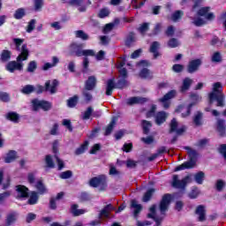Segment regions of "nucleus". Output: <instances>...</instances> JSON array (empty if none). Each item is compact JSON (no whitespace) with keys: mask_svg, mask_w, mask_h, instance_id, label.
<instances>
[{"mask_svg":"<svg viewBox=\"0 0 226 226\" xmlns=\"http://www.w3.org/2000/svg\"><path fill=\"white\" fill-rule=\"evenodd\" d=\"M176 97V90H170L166 94H164L159 102L162 103L164 109H169L170 107V102L169 100H172V98Z\"/></svg>","mask_w":226,"mask_h":226,"instance_id":"10","label":"nucleus"},{"mask_svg":"<svg viewBox=\"0 0 226 226\" xmlns=\"http://www.w3.org/2000/svg\"><path fill=\"white\" fill-rule=\"evenodd\" d=\"M0 59L2 63H8L11 59V51L4 49L0 55Z\"/></svg>","mask_w":226,"mask_h":226,"instance_id":"32","label":"nucleus"},{"mask_svg":"<svg viewBox=\"0 0 226 226\" xmlns=\"http://www.w3.org/2000/svg\"><path fill=\"white\" fill-rule=\"evenodd\" d=\"M209 103L216 102V107H225V94L222 82H215L212 85V92L208 94Z\"/></svg>","mask_w":226,"mask_h":226,"instance_id":"2","label":"nucleus"},{"mask_svg":"<svg viewBox=\"0 0 226 226\" xmlns=\"http://www.w3.org/2000/svg\"><path fill=\"white\" fill-rule=\"evenodd\" d=\"M183 70H185V65L181 64H175L172 66V72H174L175 73H181Z\"/></svg>","mask_w":226,"mask_h":226,"instance_id":"58","label":"nucleus"},{"mask_svg":"<svg viewBox=\"0 0 226 226\" xmlns=\"http://www.w3.org/2000/svg\"><path fill=\"white\" fill-rule=\"evenodd\" d=\"M81 96L83 98L84 103H91V102H93V94H91V90L83 88Z\"/></svg>","mask_w":226,"mask_h":226,"instance_id":"28","label":"nucleus"},{"mask_svg":"<svg viewBox=\"0 0 226 226\" xmlns=\"http://www.w3.org/2000/svg\"><path fill=\"white\" fill-rule=\"evenodd\" d=\"M185 149L187 151L189 161L183 162L182 164L175 168V172H179L180 170H186L188 169H193L197 165V150L192 149L190 147H185Z\"/></svg>","mask_w":226,"mask_h":226,"instance_id":"3","label":"nucleus"},{"mask_svg":"<svg viewBox=\"0 0 226 226\" xmlns=\"http://www.w3.org/2000/svg\"><path fill=\"white\" fill-rule=\"evenodd\" d=\"M175 33L176 29L174 28V26H169L165 31V34L168 36V38L174 36Z\"/></svg>","mask_w":226,"mask_h":226,"instance_id":"62","label":"nucleus"},{"mask_svg":"<svg viewBox=\"0 0 226 226\" xmlns=\"http://www.w3.org/2000/svg\"><path fill=\"white\" fill-rule=\"evenodd\" d=\"M169 113L166 111H158L155 115V124L162 126V124L167 121Z\"/></svg>","mask_w":226,"mask_h":226,"instance_id":"17","label":"nucleus"},{"mask_svg":"<svg viewBox=\"0 0 226 226\" xmlns=\"http://www.w3.org/2000/svg\"><path fill=\"white\" fill-rule=\"evenodd\" d=\"M133 43H135V33L130 32L125 39V46L130 49Z\"/></svg>","mask_w":226,"mask_h":226,"instance_id":"38","label":"nucleus"},{"mask_svg":"<svg viewBox=\"0 0 226 226\" xmlns=\"http://www.w3.org/2000/svg\"><path fill=\"white\" fill-rule=\"evenodd\" d=\"M36 190H38L39 193L43 194L45 192H47V187H45V185L43 184V180H38L35 185Z\"/></svg>","mask_w":226,"mask_h":226,"instance_id":"46","label":"nucleus"},{"mask_svg":"<svg viewBox=\"0 0 226 226\" xmlns=\"http://www.w3.org/2000/svg\"><path fill=\"white\" fill-rule=\"evenodd\" d=\"M119 79L116 83V79L112 78L106 82V96H112L115 89H124L128 86V70L122 68L118 70Z\"/></svg>","mask_w":226,"mask_h":226,"instance_id":"1","label":"nucleus"},{"mask_svg":"<svg viewBox=\"0 0 226 226\" xmlns=\"http://www.w3.org/2000/svg\"><path fill=\"white\" fill-rule=\"evenodd\" d=\"M19 216V214L17 212H11L7 214L6 218H5V225L2 226H11L13 223L17 222V218Z\"/></svg>","mask_w":226,"mask_h":226,"instance_id":"20","label":"nucleus"},{"mask_svg":"<svg viewBox=\"0 0 226 226\" xmlns=\"http://www.w3.org/2000/svg\"><path fill=\"white\" fill-rule=\"evenodd\" d=\"M216 130H217L220 137H226L225 120H223V119H218L217 120Z\"/></svg>","mask_w":226,"mask_h":226,"instance_id":"21","label":"nucleus"},{"mask_svg":"<svg viewBox=\"0 0 226 226\" xmlns=\"http://www.w3.org/2000/svg\"><path fill=\"white\" fill-rule=\"evenodd\" d=\"M41 109L44 110V112H47L52 109V104L49 102V101H41Z\"/></svg>","mask_w":226,"mask_h":226,"instance_id":"54","label":"nucleus"},{"mask_svg":"<svg viewBox=\"0 0 226 226\" xmlns=\"http://www.w3.org/2000/svg\"><path fill=\"white\" fill-rule=\"evenodd\" d=\"M149 99L146 97H140V96H133L130 97L127 99V105L132 106V105H144V103H147Z\"/></svg>","mask_w":226,"mask_h":226,"instance_id":"13","label":"nucleus"},{"mask_svg":"<svg viewBox=\"0 0 226 226\" xmlns=\"http://www.w3.org/2000/svg\"><path fill=\"white\" fill-rule=\"evenodd\" d=\"M45 163L48 169H56V163L54 162V159H52V155L47 154L45 156Z\"/></svg>","mask_w":226,"mask_h":226,"instance_id":"41","label":"nucleus"},{"mask_svg":"<svg viewBox=\"0 0 226 226\" xmlns=\"http://www.w3.org/2000/svg\"><path fill=\"white\" fill-rule=\"evenodd\" d=\"M109 15H110V11H109L108 9L103 8L100 10L97 17L99 19H105V17H109Z\"/></svg>","mask_w":226,"mask_h":226,"instance_id":"60","label":"nucleus"},{"mask_svg":"<svg viewBox=\"0 0 226 226\" xmlns=\"http://www.w3.org/2000/svg\"><path fill=\"white\" fill-rule=\"evenodd\" d=\"M32 107L34 112L40 110V109H41V101L38 99L32 100Z\"/></svg>","mask_w":226,"mask_h":226,"instance_id":"53","label":"nucleus"},{"mask_svg":"<svg viewBox=\"0 0 226 226\" xmlns=\"http://www.w3.org/2000/svg\"><path fill=\"white\" fill-rule=\"evenodd\" d=\"M18 158L17 156V151L15 150H9L6 154L4 161L5 163H12V162H15V160Z\"/></svg>","mask_w":226,"mask_h":226,"instance_id":"27","label":"nucleus"},{"mask_svg":"<svg viewBox=\"0 0 226 226\" xmlns=\"http://www.w3.org/2000/svg\"><path fill=\"white\" fill-rule=\"evenodd\" d=\"M170 202H172V194L165 193L159 203L161 215H165V213L169 211V206H170Z\"/></svg>","mask_w":226,"mask_h":226,"instance_id":"6","label":"nucleus"},{"mask_svg":"<svg viewBox=\"0 0 226 226\" xmlns=\"http://www.w3.org/2000/svg\"><path fill=\"white\" fill-rule=\"evenodd\" d=\"M179 45V41L177 38H171L168 41V47L170 49H176Z\"/></svg>","mask_w":226,"mask_h":226,"instance_id":"55","label":"nucleus"},{"mask_svg":"<svg viewBox=\"0 0 226 226\" xmlns=\"http://www.w3.org/2000/svg\"><path fill=\"white\" fill-rule=\"evenodd\" d=\"M204 177H206V174L203 171H199L194 175V181L197 185H202L204 183Z\"/></svg>","mask_w":226,"mask_h":226,"instance_id":"40","label":"nucleus"},{"mask_svg":"<svg viewBox=\"0 0 226 226\" xmlns=\"http://www.w3.org/2000/svg\"><path fill=\"white\" fill-rule=\"evenodd\" d=\"M16 192L18 193L16 199H28L29 197V188L26 187V185H16Z\"/></svg>","mask_w":226,"mask_h":226,"instance_id":"14","label":"nucleus"},{"mask_svg":"<svg viewBox=\"0 0 226 226\" xmlns=\"http://www.w3.org/2000/svg\"><path fill=\"white\" fill-rule=\"evenodd\" d=\"M70 213L72 216H80V215H85L86 211L84 209H79V205L72 204L70 208Z\"/></svg>","mask_w":226,"mask_h":226,"instance_id":"29","label":"nucleus"},{"mask_svg":"<svg viewBox=\"0 0 226 226\" xmlns=\"http://www.w3.org/2000/svg\"><path fill=\"white\" fill-rule=\"evenodd\" d=\"M37 68H38V63H36V61L33 60L28 63L26 72H28V73H34V72H36Z\"/></svg>","mask_w":226,"mask_h":226,"instance_id":"45","label":"nucleus"},{"mask_svg":"<svg viewBox=\"0 0 226 226\" xmlns=\"http://www.w3.org/2000/svg\"><path fill=\"white\" fill-rule=\"evenodd\" d=\"M158 49H160V42L158 41H153L150 46V52L154 54V58L156 59L158 56H160V53L158 52Z\"/></svg>","mask_w":226,"mask_h":226,"instance_id":"30","label":"nucleus"},{"mask_svg":"<svg viewBox=\"0 0 226 226\" xmlns=\"http://www.w3.org/2000/svg\"><path fill=\"white\" fill-rule=\"evenodd\" d=\"M13 43H14V45L16 47V50L18 52H20V50L22 49H20V46L22 45V43H24V39L14 38L13 39Z\"/></svg>","mask_w":226,"mask_h":226,"instance_id":"57","label":"nucleus"},{"mask_svg":"<svg viewBox=\"0 0 226 226\" xmlns=\"http://www.w3.org/2000/svg\"><path fill=\"white\" fill-rule=\"evenodd\" d=\"M193 84V79H190L189 77H186L182 81V86L180 87V93H186L192 87V85Z\"/></svg>","mask_w":226,"mask_h":226,"instance_id":"22","label":"nucleus"},{"mask_svg":"<svg viewBox=\"0 0 226 226\" xmlns=\"http://www.w3.org/2000/svg\"><path fill=\"white\" fill-rule=\"evenodd\" d=\"M215 188L217 192H222L225 188V182L222 179H218L215 184Z\"/></svg>","mask_w":226,"mask_h":226,"instance_id":"63","label":"nucleus"},{"mask_svg":"<svg viewBox=\"0 0 226 226\" xmlns=\"http://www.w3.org/2000/svg\"><path fill=\"white\" fill-rule=\"evenodd\" d=\"M116 209V207H114V206H112V204H108L106 205L99 213V218H109V216H110V211H114Z\"/></svg>","mask_w":226,"mask_h":226,"instance_id":"18","label":"nucleus"},{"mask_svg":"<svg viewBox=\"0 0 226 226\" xmlns=\"http://www.w3.org/2000/svg\"><path fill=\"white\" fill-rule=\"evenodd\" d=\"M201 65L202 60H200V58L191 60L187 65L188 73H195V72H198L199 68H200Z\"/></svg>","mask_w":226,"mask_h":226,"instance_id":"12","label":"nucleus"},{"mask_svg":"<svg viewBox=\"0 0 226 226\" xmlns=\"http://www.w3.org/2000/svg\"><path fill=\"white\" fill-rule=\"evenodd\" d=\"M5 119H7V121H11V123L17 124L19 121H20V115H19L17 112L11 111L5 115Z\"/></svg>","mask_w":226,"mask_h":226,"instance_id":"25","label":"nucleus"},{"mask_svg":"<svg viewBox=\"0 0 226 226\" xmlns=\"http://www.w3.org/2000/svg\"><path fill=\"white\" fill-rule=\"evenodd\" d=\"M61 3L63 4H68V6H81L82 3L84 2V0H70V1H66V0H60Z\"/></svg>","mask_w":226,"mask_h":226,"instance_id":"43","label":"nucleus"},{"mask_svg":"<svg viewBox=\"0 0 226 226\" xmlns=\"http://www.w3.org/2000/svg\"><path fill=\"white\" fill-rule=\"evenodd\" d=\"M75 36L76 38H79V40H82L83 41L89 40V35L86 34V32H84L83 30L75 31Z\"/></svg>","mask_w":226,"mask_h":226,"instance_id":"42","label":"nucleus"},{"mask_svg":"<svg viewBox=\"0 0 226 226\" xmlns=\"http://www.w3.org/2000/svg\"><path fill=\"white\" fill-rule=\"evenodd\" d=\"M96 77L94 76H89L87 79L85 81V87L83 89H87L88 91H94V89H96V84H97Z\"/></svg>","mask_w":226,"mask_h":226,"instance_id":"16","label":"nucleus"},{"mask_svg":"<svg viewBox=\"0 0 226 226\" xmlns=\"http://www.w3.org/2000/svg\"><path fill=\"white\" fill-rule=\"evenodd\" d=\"M131 208L133 210V216L137 218L139 215H140V211H142V205L139 204L136 200H132L131 201Z\"/></svg>","mask_w":226,"mask_h":226,"instance_id":"23","label":"nucleus"},{"mask_svg":"<svg viewBox=\"0 0 226 226\" xmlns=\"http://www.w3.org/2000/svg\"><path fill=\"white\" fill-rule=\"evenodd\" d=\"M154 188L148 189L143 195L142 201L143 202H149L151 199H153V195H154Z\"/></svg>","mask_w":226,"mask_h":226,"instance_id":"33","label":"nucleus"},{"mask_svg":"<svg viewBox=\"0 0 226 226\" xmlns=\"http://www.w3.org/2000/svg\"><path fill=\"white\" fill-rule=\"evenodd\" d=\"M219 153L220 154H222V156L224 158V161L226 162V144L220 145Z\"/></svg>","mask_w":226,"mask_h":226,"instance_id":"64","label":"nucleus"},{"mask_svg":"<svg viewBox=\"0 0 226 226\" xmlns=\"http://www.w3.org/2000/svg\"><path fill=\"white\" fill-rule=\"evenodd\" d=\"M203 114L200 111H197L196 115L193 117V124H195V126H202L203 122H202V117H203Z\"/></svg>","mask_w":226,"mask_h":226,"instance_id":"34","label":"nucleus"},{"mask_svg":"<svg viewBox=\"0 0 226 226\" xmlns=\"http://www.w3.org/2000/svg\"><path fill=\"white\" fill-rule=\"evenodd\" d=\"M29 199L27 200V204L29 206H34L38 204V200H40V195L38 194V192L33 191L30 193V196H28Z\"/></svg>","mask_w":226,"mask_h":226,"instance_id":"24","label":"nucleus"},{"mask_svg":"<svg viewBox=\"0 0 226 226\" xmlns=\"http://www.w3.org/2000/svg\"><path fill=\"white\" fill-rule=\"evenodd\" d=\"M13 17L16 19V20H20L21 19H24V17H26V9L19 8L15 11Z\"/></svg>","mask_w":226,"mask_h":226,"instance_id":"37","label":"nucleus"},{"mask_svg":"<svg viewBox=\"0 0 226 226\" xmlns=\"http://www.w3.org/2000/svg\"><path fill=\"white\" fill-rule=\"evenodd\" d=\"M139 33H140L143 36L149 31V23H143L138 28Z\"/></svg>","mask_w":226,"mask_h":226,"instance_id":"52","label":"nucleus"},{"mask_svg":"<svg viewBox=\"0 0 226 226\" xmlns=\"http://www.w3.org/2000/svg\"><path fill=\"white\" fill-rule=\"evenodd\" d=\"M89 185L92 188H98V186H101L100 192H105L108 186L107 177L105 175L94 177L89 180Z\"/></svg>","mask_w":226,"mask_h":226,"instance_id":"5","label":"nucleus"},{"mask_svg":"<svg viewBox=\"0 0 226 226\" xmlns=\"http://www.w3.org/2000/svg\"><path fill=\"white\" fill-rule=\"evenodd\" d=\"M209 11H211V7H209V6L201 7L197 11V15L199 17H204V19H206V20H215V19H216V16L215 15V13L209 12Z\"/></svg>","mask_w":226,"mask_h":226,"instance_id":"9","label":"nucleus"},{"mask_svg":"<svg viewBox=\"0 0 226 226\" xmlns=\"http://www.w3.org/2000/svg\"><path fill=\"white\" fill-rule=\"evenodd\" d=\"M153 126V124L147 120H142L141 121V127L143 130L144 135H149V132Z\"/></svg>","mask_w":226,"mask_h":226,"instance_id":"31","label":"nucleus"},{"mask_svg":"<svg viewBox=\"0 0 226 226\" xmlns=\"http://www.w3.org/2000/svg\"><path fill=\"white\" fill-rule=\"evenodd\" d=\"M5 70L10 72V73H13L15 70H18V72H22L24 70V64L17 61H11L6 64Z\"/></svg>","mask_w":226,"mask_h":226,"instance_id":"11","label":"nucleus"},{"mask_svg":"<svg viewBox=\"0 0 226 226\" xmlns=\"http://www.w3.org/2000/svg\"><path fill=\"white\" fill-rule=\"evenodd\" d=\"M88 147H89V141L85 140L83 144H81L78 148H76L74 154H76V156L84 154L86 151H87Z\"/></svg>","mask_w":226,"mask_h":226,"instance_id":"26","label":"nucleus"},{"mask_svg":"<svg viewBox=\"0 0 226 226\" xmlns=\"http://www.w3.org/2000/svg\"><path fill=\"white\" fill-rule=\"evenodd\" d=\"M200 195V190H199L197 187H194L193 189L191 190V192L188 193L189 199H197Z\"/></svg>","mask_w":226,"mask_h":226,"instance_id":"51","label":"nucleus"},{"mask_svg":"<svg viewBox=\"0 0 226 226\" xmlns=\"http://www.w3.org/2000/svg\"><path fill=\"white\" fill-rule=\"evenodd\" d=\"M177 126H179V124L177 123V120L176 118H172L170 123L169 133L176 132V130L177 129Z\"/></svg>","mask_w":226,"mask_h":226,"instance_id":"48","label":"nucleus"},{"mask_svg":"<svg viewBox=\"0 0 226 226\" xmlns=\"http://www.w3.org/2000/svg\"><path fill=\"white\" fill-rule=\"evenodd\" d=\"M36 27V19H31L26 26V33H33Z\"/></svg>","mask_w":226,"mask_h":226,"instance_id":"56","label":"nucleus"},{"mask_svg":"<svg viewBox=\"0 0 226 226\" xmlns=\"http://www.w3.org/2000/svg\"><path fill=\"white\" fill-rule=\"evenodd\" d=\"M195 102H191L187 107H186V112L185 113H182L181 117H188L189 116H191L192 114V108L194 107Z\"/></svg>","mask_w":226,"mask_h":226,"instance_id":"59","label":"nucleus"},{"mask_svg":"<svg viewBox=\"0 0 226 226\" xmlns=\"http://www.w3.org/2000/svg\"><path fill=\"white\" fill-rule=\"evenodd\" d=\"M213 63H222V54L219 51H216L212 56Z\"/></svg>","mask_w":226,"mask_h":226,"instance_id":"61","label":"nucleus"},{"mask_svg":"<svg viewBox=\"0 0 226 226\" xmlns=\"http://www.w3.org/2000/svg\"><path fill=\"white\" fill-rule=\"evenodd\" d=\"M29 57V49H27V44H23L20 49V54L17 56L16 60L18 63H22V61H27Z\"/></svg>","mask_w":226,"mask_h":226,"instance_id":"15","label":"nucleus"},{"mask_svg":"<svg viewBox=\"0 0 226 226\" xmlns=\"http://www.w3.org/2000/svg\"><path fill=\"white\" fill-rule=\"evenodd\" d=\"M139 77L141 79H153V73H151V71H149V69L147 68H143L140 72H139Z\"/></svg>","mask_w":226,"mask_h":226,"instance_id":"39","label":"nucleus"},{"mask_svg":"<svg viewBox=\"0 0 226 226\" xmlns=\"http://www.w3.org/2000/svg\"><path fill=\"white\" fill-rule=\"evenodd\" d=\"M34 91H36V88H34V86H33V85H26L21 89V93L23 94H31V93H34Z\"/></svg>","mask_w":226,"mask_h":226,"instance_id":"47","label":"nucleus"},{"mask_svg":"<svg viewBox=\"0 0 226 226\" xmlns=\"http://www.w3.org/2000/svg\"><path fill=\"white\" fill-rule=\"evenodd\" d=\"M183 15H185V12L183 11H176L171 15V19L173 20V22H177V20L183 19Z\"/></svg>","mask_w":226,"mask_h":226,"instance_id":"49","label":"nucleus"},{"mask_svg":"<svg viewBox=\"0 0 226 226\" xmlns=\"http://www.w3.org/2000/svg\"><path fill=\"white\" fill-rule=\"evenodd\" d=\"M43 0H34V11H41L43 8Z\"/></svg>","mask_w":226,"mask_h":226,"instance_id":"50","label":"nucleus"},{"mask_svg":"<svg viewBox=\"0 0 226 226\" xmlns=\"http://www.w3.org/2000/svg\"><path fill=\"white\" fill-rule=\"evenodd\" d=\"M77 103H79V95H73L67 100V107H69V109L77 107Z\"/></svg>","mask_w":226,"mask_h":226,"instance_id":"35","label":"nucleus"},{"mask_svg":"<svg viewBox=\"0 0 226 226\" xmlns=\"http://www.w3.org/2000/svg\"><path fill=\"white\" fill-rule=\"evenodd\" d=\"M195 215H198V222H206V207L199 205L196 207Z\"/></svg>","mask_w":226,"mask_h":226,"instance_id":"19","label":"nucleus"},{"mask_svg":"<svg viewBox=\"0 0 226 226\" xmlns=\"http://www.w3.org/2000/svg\"><path fill=\"white\" fill-rule=\"evenodd\" d=\"M115 126H116V119L113 118L106 127L104 135L106 136L110 135V133H112V132L114 131Z\"/></svg>","mask_w":226,"mask_h":226,"instance_id":"44","label":"nucleus"},{"mask_svg":"<svg viewBox=\"0 0 226 226\" xmlns=\"http://www.w3.org/2000/svg\"><path fill=\"white\" fill-rule=\"evenodd\" d=\"M91 116H93V107L89 106L87 108V109L82 113L81 119L83 121H87L88 119H91Z\"/></svg>","mask_w":226,"mask_h":226,"instance_id":"36","label":"nucleus"},{"mask_svg":"<svg viewBox=\"0 0 226 226\" xmlns=\"http://www.w3.org/2000/svg\"><path fill=\"white\" fill-rule=\"evenodd\" d=\"M58 86H59V81L57 79H53L51 86H50V80H47L45 82L44 87L41 85H37L35 93L36 94H41L42 93L49 92L50 94H56Z\"/></svg>","mask_w":226,"mask_h":226,"instance_id":"4","label":"nucleus"},{"mask_svg":"<svg viewBox=\"0 0 226 226\" xmlns=\"http://www.w3.org/2000/svg\"><path fill=\"white\" fill-rule=\"evenodd\" d=\"M188 183H190V176H186L182 180H179V176L174 175L171 186H173V188H178L180 190H185V188H186V185H188Z\"/></svg>","mask_w":226,"mask_h":226,"instance_id":"8","label":"nucleus"},{"mask_svg":"<svg viewBox=\"0 0 226 226\" xmlns=\"http://www.w3.org/2000/svg\"><path fill=\"white\" fill-rule=\"evenodd\" d=\"M84 43L72 42L69 46V54L73 57H82Z\"/></svg>","mask_w":226,"mask_h":226,"instance_id":"7","label":"nucleus"}]
</instances>
